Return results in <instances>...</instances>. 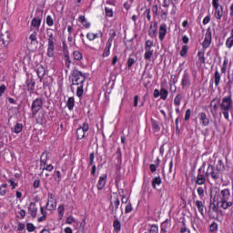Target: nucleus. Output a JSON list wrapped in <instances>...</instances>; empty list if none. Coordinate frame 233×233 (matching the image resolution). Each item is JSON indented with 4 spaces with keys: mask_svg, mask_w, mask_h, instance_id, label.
<instances>
[{
    "mask_svg": "<svg viewBox=\"0 0 233 233\" xmlns=\"http://www.w3.org/2000/svg\"><path fill=\"white\" fill-rule=\"evenodd\" d=\"M121 204V201L119 200V197L117 195L113 197V199L110 200V206L109 208L111 210V215L115 218V219H117V214L119 210V205Z\"/></svg>",
    "mask_w": 233,
    "mask_h": 233,
    "instance_id": "nucleus-3",
    "label": "nucleus"
},
{
    "mask_svg": "<svg viewBox=\"0 0 233 233\" xmlns=\"http://www.w3.org/2000/svg\"><path fill=\"white\" fill-rule=\"evenodd\" d=\"M114 41V37L110 36L106 44V48L104 50V53L102 54V56L104 57H108V56H110V48H112V42Z\"/></svg>",
    "mask_w": 233,
    "mask_h": 233,
    "instance_id": "nucleus-12",
    "label": "nucleus"
},
{
    "mask_svg": "<svg viewBox=\"0 0 233 233\" xmlns=\"http://www.w3.org/2000/svg\"><path fill=\"white\" fill-rule=\"evenodd\" d=\"M205 188H207L206 186H204V187H198L197 192H198V196H199V198H200L201 199H203V198H205Z\"/></svg>",
    "mask_w": 233,
    "mask_h": 233,
    "instance_id": "nucleus-35",
    "label": "nucleus"
},
{
    "mask_svg": "<svg viewBox=\"0 0 233 233\" xmlns=\"http://www.w3.org/2000/svg\"><path fill=\"white\" fill-rule=\"evenodd\" d=\"M56 205H57V202H55V204L52 203V204L50 205V200H48L47 203H46V207L47 210L52 211V210H56Z\"/></svg>",
    "mask_w": 233,
    "mask_h": 233,
    "instance_id": "nucleus-43",
    "label": "nucleus"
},
{
    "mask_svg": "<svg viewBox=\"0 0 233 233\" xmlns=\"http://www.w3.org/2000/svg\"><path fill=\"white\" fill-rule=\"evenodd\" d=\"M208 23H210V15H207V16L203 19V25H208Z\"/></svg>",
    "mask_w": 233,
    "mask_h": 233,
    "instance_id": "nucleus-64",
    "label": "nucleus"
},
{
    "mask_svg": "<svg viewBox=\"0 0 233 233\" xmlns=\"http://www.w3.org/2000/svg\"><path fill=\"white\" fill-rule=\"evenodd\" d=\"M86 79V74H83L81 71L77 69H74L71 72V80L72 85H76V96L77 97H83V83H85Z\"/></svg>",
    "mask_w": 233,
    "mask_h": 233,
    "instance_id": "nucleus-1",
    "label": "nucleus"
},
{
    "mask_svg": "<svg viewBox=\"0 0 233 233\" xmlns=\"http://www.w3.org/2000/svg\"><path fill=\"white\" fill-rule=\"evenodd\" d=\"M152 128L154 132H159L161 130V127H159V124L156 120H152Z\"/></svg>",
    "mask_w": 233,
    "mask_h": 233,
    "instance_id": "nucleus-42",
    "label": "nucleus"
},
{
    "mask_svg": "<svg viewBox=\"0 0 233 233\" xmlns=\"http://www.w3.org/2000/svg\"><path fill=\"white\" fill-rule=\"evenodd\" d=\"M105 12L106 17H114V11L112 10V8L105 7Z\"/></svg>",
    "mask_w": 233,
    "mask_h": 233,
    "instance_id": "nucleus-45",
    "label": "nucleus"
},
{
    "mask_svg": "<svg viewBox=\"0 0 233 233\" xmlns=\"http://www.w3.org/2000/svg\"><path fill=\"white\" fill-rule=\"evenodd\" d=\"M210 232H216L218 231V224L216 222H213L210 226Z\"/></svg>",
    "mask_w": 233,
    "mask_h": 233,
    "instance_id": "nucleus-58",
    "label": "nucleus"
},
{
    "mask_svg": "<svg viewBox=\"0 0 233 233\" xmlns=\"http://www.w3.org/2000/svg\"><path fill=\"white\" fill-rule=\"evenodd\" d=\"M232 94H229L222 98V102L220 103V110H232Z\"/></svg>",
    "mask_w": 233,
    "mask_h": 233,
    "instance_id": "nucleus-5",
    "label": "nucleus"
},
{
    "mask_svg": "<svg viewBox=\"0 0 233 233\" xmlns=\"http://www.w3.org/2000/svg\"><path fill=\"white\" fill-rule=\"evenodd\" d=\"M212 5L215 10L214 16L218 21H221V17H223V5H219V0H212Z\"/></svg>",
    "mask_w": 233,
    "mask_h": 233,
    "instance_id": "nucleus-7",
    "label": "nucleus"
},
{
    "mask_svg": "<svg viewBox=\"0 0 233 233\" xmlns=\"http://www.w3.org/2000/svg\"><path fill=\"white\" fill-rule=\"evenodd\" d=\"M37 125H45L46 123V114L44 112H40L36 116Z\"/></svg>",
    "mask_w": 233,
    "mask_h": 233,
    "instance_id": "nucleus-21",
    "label": "nucleus"
},
{
    "mask_svg": "<svg viewBox=\"0 0 233 233\" xmlns=\"http://www.w3.org/2000/svg\"><path fill=\"white\" fill-rule=\"evenodd\" d=\"M46 25L48 26H54V18L51 15L46 16Z\"/></svg>",
    "mask_w": 233,
    "mask_h": 233,
    "instance_id": "nucleus-52",
    "label": "nucleus"
},
{
    "mask_svg": "<svg viewBox=\"0 0 233 233\" xmlns=\"http://www.w3.org/2000/svg\"><path fill=\"white\" fill-rule=\"evenodd\" d=\"M169 86H170V92H172V94H176L177 87H176V82L174 80H171L169 82Z\"/></svg>",
    "mask_w": 233,
    "mask_h": 233,
    "instance_id": "nucleus-44",
    "label": "nucleus"
},
{
    "mask_svg": "<svg viewBox=\"0 0 233 233\" xmlns=\"http://www.w3.org/2000/svg\"><path fill=\"white\" fill-rule=\"evenodd\" d=\"M214 83L215 86H219V83H221V74L217 69L214 74Z\"/></svg>",
    "mask_w": 233,
    "mask_h": 233,
    "instance_id": "nucleus-25",
    "label": "nucleus"
},
{
    "mask_svg": "<svg viewBox=\"0 0 233 233\" xmlns=\"http://www.w3.org/2000/svg\"><path fill=\"white\" fill-rule=\"evenodd\" d=\"M41 21H43V11L38 10L36 11V16H35L31 21V25L35 28L39 29V27L41 26Z\"/></svg>",
    "mask_w": 233,
    "mask_h": 233,
    "instance_id": "nucleus-9",
    "label": "nucleus"
},
{
    "mask_svg": "<svg viewBox=\"0 0 233 233\" xmlns=\"http://www.w3.org/2000/svg\"><path fill=\"white\" fill-rule=\"evenodd\" d=\"M132 210H134V208L132 207V203L128 202L126 206L125 212H126V214H130V212H132Z\"/></svg>",
    "mask_w": 233,
    "mask_h": 233,
    "instance_id": "nucleus-46",
    "label": "nucleus"
},
{
    "mask_svg": "<svg viewBox=\"0 0 233 233\" xmlns=\"http://www.w3.org/2000/svg\"><path fill=\"white\" fill-rule=\"evenodd\" d=\"M152 56H154V52L146 51L144 54V58L146 59V61H150V59H152Z\"/></svg>",
    "mask_w": 233,
    "mask_h": 233,
    "instance_id": "nucleus-49",
    "label": "nucleus"
},
{
    "mask_svg": "<svg viewBox=\"0 0 233 233\" xmlns=\"http://www.w3.org/2000/svg\"><path fill=\"white\" fill-rule=\"evenodd\" d=\"M73 57L76 61H81V59H83V55L79 51H74Z\"/></svg>",
    "mask_w": 233,
    "mask_h": 233,
    "instance_id": "nucleus-37",
    "label": "nucleus"
},
{
    "mask_svg": "<svg viewBox=\"0 0 233 233\" xmlns=\"http://www.w3.org/2000/svg\"><path fill=\"white\" fill-rule=\"evenodd\" d=\"M181 85L183 88H188L190 86V76L187 73L183 75Z\"/></svg>",
    "mask_w": 233,
    "mask_h": 233,
    "instance_id": "nucleus-19",
    "label": "nucleus"
},
{
    "mask_svg": "<svg viewBox=\"0 0 233 233\" xmlns=\"http://www.w3.org/2000/svg\"><path fill=\"white\" fill-rule=\"evenodd\" d=\"M208 216L210 219H218V218H219L218 215H214L210 210H208Z\"/></svg>",
    "mask_w": 233,
    "mask_h": 233,
    "instance_id": "nucleus-63",
    "label": "nucleus"
},
{
    "mask_svg": "<svg viewBox=\"0 0 233 233\" xmlns=\"http://www.w3.org/2000/svg\"><path fill=\"white\" fill-rule=\"evenodd\" d=\"M215 168L220 173L225 172V164L223 163V160L219 159Z\"/></svg>",
    "mask_w": 233,
    "mask_h": 233,
    "instance_id": "nucleus-30",
    "label": "nucleus"
},
{
    "mask_svg": "<svg viewBox=\"0 0 233 233\" xmlns=\"http://www.w3.org/2000/svg\"><path fill=\"white\" fill-rule=\"evenodd\" d=\"M230 199V189L226 188L220 191L218 201H228Z\"/></svg>",
    "mask_w": 233,
    "mask_h": 233,
    "instance_id": "nucleus-13",
    "label": "nucleus"
},
{
    "mask_svg": "<svg viewBox=\"0 0 233 233\" xmlns=\"http://www.w3.org/2000/svg\"><path fill=\"white\" fill-rule=\"evenodd\" d=\"M48 160V152L44 151L40 157V168L41 170H45L46 167V161Z\"/></svg>",
    "mask_w": 233,
    "mask_h": 233,
    "instance_id": "nucleus-14",
    "label": "nucleus"
},
{
    "mask_svg": "<svg viewBox=\"0 0 233 233\" xmlns=\"http://www.w3.org/2000/svg\"><path fill=\"white\" fill-rule=\"evenodd\" d=\"M145 14L147 15V21H150L152 19V15H150V8L146 9Z\"/></svg>",
    "mask_w": 233,
    "mask_h": 233,
    "instance_id": "nucleus-62",
    "label": "nucleus"
},
{
    "mask_svg": "<svg viewBox=\"0 0 233 233\" xmlns=\"http://www.w3.org/2000/svg\"><path fill=\"white\" fill-rule=\"evenodd\" d=\"M149 233H159V227H157L156 224L150 225Z\"/></svg>",
    "mask_w": 233,
    "mask_h": 233,
    "instance_id": "nucleus-38",
    "label": "nucleus"
},
{
    "mask_svg": "<svg viewBox=\"0 0 233 233\" xmlns=\"http://www.w3.org/2000/svg\"><path fill=\"white\" fill-rule=\"evenodd\" d=\"M148 35L149 37H156L157 35V29L154 28L152 25H150L148 29Z\"/></svg>",
    "mask_w": 233,
    "mask_h": 233,
    "instance_id": "nucleus-32",
    "label": "nucleus"
},
{
    "mask_svg": "<svg viewBox=\"0 0 233 233\" xmlns=\"http://www.w3.org/2000/svg\"><path fill=\"white\" fill-rule=\"evenodd\" d=\"M75 105H76V100L74 99V96L69 97L66 102V106L68 110H74Z\"/></svg>",
    "mask_w": 233,
    "mask_h": 233,
    "instance_id": "nucleus-28",
    "label": "nucleus"
},
{
    "mask_svg": "<svg viewBox=\"0 0 233 233\" xmlns=\"http://www.w3.org/2000/svg\"><path fill=\"white\" fill-rule=\"evenodd\" d=\"M77 221L76 220L75 218H73L72 216L70 217H67L66 219V223L67 225H72V223H76Z\"/></svg>",
    "mask_w": 233,
    "mask_h": 233,
    "instance_id": "nucleus-51",
    "label": "nucleus"
},
{
    "mask_svg": "<svg viewBox=\"0 0 233 233\" xmlns=\"http://www.w3.org/2000/svg\"><path fill=\"white\" fill-rule=\"evenodd\" d=\"M154 46V41L147 40L145 43V48H152Z\"/></svg>",
    "mask_w": 233,
    "mask_h": 233,
    "instance_id": "nucleus-59",
    "label": "nucleus"
},
{
    "mask_svg": "<svg viewBox=\"0 0 233 233\" xmlns=\"http://www.w3.org/2000/svg\"><path fill=\"white\" fill-rule=\"evenodd\" d=\"M86 132L80 129L79 127L76 129V139H83L86 136Z\"/></svg>",
    "mask_w": 233,
    "mask_h": 233,
    "instance_id": "nucleus-33",
    "label": "nucleus"
},
{
    "mask_svg": "<svg viewBox=\"0 0 233 233\" xmlns=\"http://www.w3.org/2000/svg\"><path fill=\"white\" fill-rule=\"evenodd\" d=\"M230 112V109H222V114L225 117V119H227V121H228L230 116H229V113Z\"/></svg>",
    "mask_w": 233,
    "mask_h": 233,
    "instance_id": "nucleus-54",
    "label": "nucleus"
},
{
    "mask_svg": "<svg viewBox=\"0 0 233 233\" xmlns=\"http://www.w3.org/2000/svg\"><path fill=\"white\" fill-rule=\"evenodd\" d=\"M35 72L41 81L43 79V77H45V74H46L45 66H43V65H37Z\"/></svg>",
    "mask_w": 233,
    "mask_h": 233,
    "instance_id": "nucleus-22",
    "label": "nucleus"
},
{
    "mask_svg": "<svg viewBox=\"0 0 233 233\" xmlns=\"http://www.w3.org/2000/svg\"><path fill=\"white\" fill-rule=\"evenodd\" d=\"M165 35H167V24H161L158 32V37L160 41L165 39Z\"/></svg>",
    "mask_w": 233,
    "mask_h": 233,
    "instance_id": "nucleus-18",
    "label": "nucleus"
},
{
    "mask_svg": "<svg viewBox=\"0 0 233 233\" xmlns=\"http://www.w3.org/2000/svg\"><path fill=\"white\" fill-rule=\"evenodd\" d=\"M201 172H202V168L200 167L198 169V173L197 176V180H196L197 185H205V183L207 182V178L205 177V175L201 174Z\"/></svg>",
    "mask_w": 233,
    "mask_h": 233,
    "instance_id": "nucleus-16",
    "label": "nucleus"
},
{
    "mask_svg": "<svg viewBox=\"0 0 233 233\" xmlns=\"http://www.w3.org/2000/svg\"><path fill=\"white\" fill-rule=\"evenodd\" d=\"M30 41L34 43V41H37V32L34 31L30 36H29Z\"/></svg>",
    "mask_w": 233,
    "mask_h": 233,
    "instance_id": "nucleus-55",
    "label": "nucleus"
},
{
    "mask_svg": "<svg viewBox=\"0 0 233 233\" xmlns=\"http://www.w3.org/2000/svg\"><path fill=\"white\" fill-rule=\"evenodd\" d=\"M26 229L29 232H34V230H35V226H34V224H32V223H27L26 224Z\"/></svg>",
    "mask_w": 233,
    "mask_h": 233,
    "instance_id": "nucleus-57",
    "label": "nucleus"
},
{
    "mask_svg": "<svg viewBox=\"0 0 233 233\" xmlns=\"http://www.w3.org/2000/svg\"><path fill=\"white\" fill-rule=\"evenodd\" d=\"M170 4L175 5L174 0H163L162 2V6L163 8H168L170 6Z\"/></svg>",
    "mask_w": 233,
    "mask_h": 233,
    "instance_id": "nucleus-40",
    "label": "nucleus"
},
{
    "mask_svg": "<svg viewBox=\"0 0 233 233\" xmlns=\"http://www.w3.org/2000/svg\"><path fill=\"white\" fill-rule=\"evenodd\" d=\"M210 45H212V31L210 29H208L205 34V39L202 43V47L204 50H207V48L210 47Z\"/></svg>",
    "mask_w": 233,
    "mask_h": 233,
    "instance_id": "nucleus-10",
    "label": "nucleus"
},
{
    "mask_svg": "<svg viewBox=\"0 0 233 233\" xmlns=\"http://www.w3.org/2000/svg\"><path fill=\"white\" fill-rule=\"evenodd\" d=\"M176 176V172L164 174V180L166 183H172L174 181V177Z\"/></svg>",
    "mask_w": 233,
    "mask_h": 233,
    "instance_id": "nucleus-26",
    "label": "nucleus"
},
{
    "mask_svg": "<svg viewBox=\"0 0 233 233\" xmlns=\"http://www.w3.org/2000/svg\"><path fill=\"white\" fill-rule=\"evenodd\" d=\"M226 46L228 48V50H230V48H232V46H233V38L228 37L226 40Z\"/></svg>",
    "mask_w": 233,
    "mask_h": 233,
    "instance_id": "nucleus-50",
    "label": "nucleus"
},
{
    "mask_svg": "<svg viewBox=\"0 0 233 233\" xmlns=\"http://www.w3.org/2000/svg\"><path fill=\"white\" fill-rule=\"evenodd\" d=\"M135 63H136V59H134L133 57H129L127 60V67L132 68Z\"/></svg>",
    "mask_w": 233,
    "mask_h": 233,
    "instance_id": "nucleus-56",
    "label": "nucleus"
},
{
    "mask_svg": "<svg viewBox=\"0 0 233 233\" xmlns=\"http://www.w3.org/2000/svg\"><path fill=\"white\" fill-rule=\"evenodd\" d=\"M198 117L201 127H208V125H210V118L207 116V113L200 112Z\"/></svg>",
    "mask_w": 233,
    "mask_h": 233,
    "instance_id": "nucleus-11",
    "label": "nucleus"
},
{
    "mask_svg": "<svg viewBox=\"0 0 233 233\" xmlns=\"http://www.w3.org/2000/svg\"><path fill=\"white\" fill-rule=\"evenodd\" d=\"M187 54H188V46H183L180 51L181 57H187Z\"/></svg>",
    "mask_w": 233,
    "mask_h": 233,
    "instance_id": "nucleus-41",
    "label": "nucleus"
},
{
    "mask_svg": "<svg viewBox=\"0 0 233 233\" xmlns=\"http://www.w3.org/2000/svg\"><path fill=\"white\" fill-rule=\"evenodd\" d=\"M78 128L82 129L84 132H86L87 130H89L90 127H89L88 124L84 123L83 126Z\"/></svg>",
    "mask_w": 233,
    "mask_h": 233,
    "instance_id": "nucleus-61",
    "label": "nucleus"
},
{
    "mask_svg": "<svg viewBox=\"0 0 233 233\" xmlns=\"http://www.w3.org/2000/svg\"><path fill=\"white\" fill-rule=\"evenodd\" d=\"M198 60L200 61V63H205V51H203V52L198 51Z\"/></svg>",
    "mask_w": 233,
    "mask_h": 233,
    "instance_id": "nucleus-48",
    "label": "nucleus"
},
{
    "mask_svg": "<svg viewBox=\"0 0 233 233\" xmlns=\"http://www.w3.org/2000/svg\"><path fill=\"white\" fill-rule=\"evenodd\" d=\"M195 205L198 210V212L201 214V216H205V204L201 200H197L195 202Z\"/></svg>",
    "mask_w": 233,
    "mask_h": 233,
    "instance_id": "nucleus-23",
    "label": "nucleus"
},
{
    "mask_svg": "<svg viewBox=\"0 0 233 233\" xmlns=\"http://www.w3.org/2000/svg\"><path fill=\"white\" fill-rule=\"evenodd\" d=\"M181 99H183V96L181 94L176 96L174 99L175 106H179V105H181Z\"/></svg>",
    "mask_w": 233,
    "mask_h": 233,
    "instance_id": "nucleus-36",
    "label": "nucleus"
},
{
    "mask_svg": "<svg viewBox=\"0 0 233 233\" xmlns=\"http://www.w3.org/2000/svg\"><path fill=\"white\" fill-rule=\"evenodd\" d=\"M46 35H47V53L46 56L49 57H54L56 54V36H54V33L52 29H46Z\"/></svg>",
    "mask_w": 233,
    "mask_h": 233,
    "instance_id": "nucleus-2",
    "label": "nucleus"
},
{
    "mask_svg": "<svg viewBox=\"0 0 233 233\" xmlns=\"http://www.w3.org/2000/svg\"><path fill=\"white\" fill-rule=\"evenodd\" d=\"M162 180H161V177H156L153 180H152V187L153 188H157V187H159V185H161Z\"/></svg>",
    "mask_w": 233,
    "mask_h": 233,
    "instance_id": "nucleus-29",
    "label": "nucleus"
},
{
    "mask_svg": "<svg viewBox=\"0 0 233 233\" xmlns=\"http://www.w3.org/2000/svg\"><path fill=\"white\" fill-rule=\"evenodd\" d=\"M105 185H106V177H100L98 183H97V189L103 190L105 188Z\"/></svg>",
    "mask_w": 233,
    "mask_h": 233,
    "instance_id": "nucleus-24",
    "label": "nucleus"
},
{
    "mask_svg": "<svg viewBox=\"0 0 233 233\" xmlns=\"http://www.w3.org/2000/svg\"><path fill=\"white\" fill-rule=\"evenodd\" d=\"M206 177H211L214 181H218L221 177V173L212 165H208L206 171Z\"/></svg>",
    "mask_w": 233,
    "mask_h": 233,
    "instance_id": "nucleus-4",
    "label": "nucleus"
},
{
    "mask_svg": "<svg viewBox=\"0 0 233 233\" xmlns=\"http://www.w3.org/2000/svg\"><path fill=\"white\" fill-rule=\"evenodd\" d=\"M161 18L164 19V21H167V19H168V10L167 9L161 10Z\"/></svg>",
    "mask_w": 233,
    "mask_h": 233,
    "instance_id": "nucleus-47",
    "label": "nucleus"
},
{
    "mask_svg": "<svg viewBox=\"0 0 233 233\" xmlns=\"http://www.w3.org/2000/svg\"><path fill=\"white\" fill-rule=\"evenodd\" d=\"M25 85H26L28 92L30 94H34V90L35 88V81H34V79H32V78H28L25 81Z\"/></svg>",
    "mask_w": 233,
    "mask_h": 233,
    "instance_id": "nucleus-17",
    "label": "nucleus"
},
{
    "mask_svg": "<svg viewBox=\"0 0 233 233\" xmlns=\"http://www.w3.org/2000/svg\"><path fill=\"white\" fill-rule=\"evenodd\" d=\"M168 97V90L165 88L160 89V99H163L165 101Z\"/></svg>",
    "mask_w": 233,
    "mask_h": 233,
    "instance_id": "nucleus-34",
    "label": "nucleus"
},
{
    "mask_svg": "<svg viewBox=\"0 0 233 233\" xmlns=\"http://www.w3.org/2000/svg\"><path fill=\"white\" fill-rule=\"evenodd\" d=\"M113 228L115 232H121V221L117 218L113 222Z\"/></svg>",
    "mask_w": 233,
    "mask_h": 233,
    "instance_id": "nucleus-27",
    "label": "nucleus"
},
{
    "mask_svg": "<svg viewBox=\"0 0 233 233\" xmlns=\"http://www.w3.org/2000/svg\"><path fill=\"white\" fill-rule=\"evenodd\" d=\"M217 205H219L220 208H223V210H227V208L232 206V201L218 200Z\"/></svg>",
    "mask_w": 233,
    "mask_h": 233,
    "instance_id": "nucleus-20",
    "label": "nucleus"
},
{
    "mask_svg": "<svg viewBox=\"0 0 233 233\" xmlns=\"http://www.w3.org/2000/svg\"><path fill=\"white\" fill-rule=\"evenodd\" d=\"M11 42L12 35L10 34V31H2L0 35V43H2L1 45H4V46H8Z\"/></svg>",
    "mask_w": 233,
    "mask_h": 233,
    "instance_id": "nucleus-8",
    "label": "nucleus"
},
{
    "mask_svg": "<svg viewBox=\"0 0 233 233\" xmlns=\"http://www.w3.org/2000/svg\"><path fill=\"white\" fill-rule=\"evenodd\" d=\"M28 213L32 218H37V207L35 206V202H31L28 206Z\"/></svg>",
    "mask_w": 233,
    "mask_h": 233,
    "instance_id": "nucleus-15",
    "label": "nucleus"
},
{
    "mask_svg": "<svg viewBox=\"0 0 233 233\" xmlns=\"http://www.w3.org/2000/svg\"><path fill=\"white\" fill-rule=\"evenodd\" d=\"M23 132V124L17 123L15 126V134H21Z\"/></svg>",
    "mask_w": 233,
    "mask_h": 233,
    "instance_id": "nucleus-39",
    "label": "nucleus"
},
{
    "mask_svg": "<svg viewBox=\"0 0 233 233\" xmlns=\"http://www.w3.org/2000/svg\"><path fill=\"white\" fill-rule=\"evenodd\" d=\"M43 105H45V100H43V98L38 97L35 99L31 105L32 115L37 116L39 110L43 108Z\"/></svg>",
    "mask_w": 233,
    "mask_h": 233,
    "instance_id": "nucleus-6",
    "label": "nucleus"
},
{
    "mask_svg": "<svg viewBox=\"0 0 233 233\" xmlns=\"http://www.w3.org/2000/svg\"><path fill=\"white\" fill-rule=\"evenodd\" d=\"M57 210H58V214H59L60 218H63V216L65 215V206L60 205L58 207Z\"/></svg>",
    "mask_w": 233,
    "mask_h": 233,
    "instance_id": "nucleus-53",
    "label": "nucleus"
},
{
    "mask_svg": "<svg viewBox=\"0 0 233 233\" xmlns=\"http://www.w3.org/2000/svg\"><path fill=\"white\" fill-rule=\"evenodd\" d=\"M218 105H219V100H217V102H215L213 106L210 108V112L213 117H216V116H218Z\"/></svg>",
    "mask_w": 233,
    "mask_h": 233,
    "instance_id": "nucleus-31",
    "label": "nucleus"
},
{
    "mask_svg": "<svg viewBox=\"0 0 233 233\" xmlns=\"http://www.w3.org/2000/svg\"><path fill=\"white\" fill-rule=\"evenodd\" d=\"M190 116H192V111L190 109H187L185 114V121H188L190 119Z\"/></svg>",
    "mask_w": 233,
    "mask_h": 233,
    "instance_id": "nucleus-60",
    "label": "nucleus"
}]
</instances>
